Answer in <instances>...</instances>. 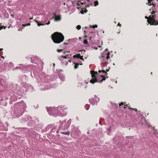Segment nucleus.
<instances>
[{
  "label": "nucleus",
  "instance_id": "nucleus-6",
  "mask_svg": "<svg viewBox=\"0 0 158 158\" xmlns=\"http://www.w3.org/2000/svg\"><path fill=\"white\" fill-rule=\"evenodd\" d=\"M47 109L49 114L50 115H52L55 117H56L58 115V112L57 111V109L55 107H50L49 109Z\"/></svg>",
  "mask_w": 158,
  "mask_h": 158
},
{
  "label": "nucleus",
  "instance_id": "nucleus-57",
  "mask_svg": "<svg viewBox=\"0 0 158 158\" xmlns=\"http://www.w3.org/2000/svg\"><path fill=\"white\" fill-rule=\"evenodd\" d=\"M68 62H71V61H70V60H69L68 61Z\"/></svg>",
  "mask_w": 158,
  "mask_h": 158
},
{
  "label": "nucleus",
  "instance_id": "nucleus-38",
  "mask_svg": "<svg viewBox=\"0 0 158 158\" xmlns=\"http://www.w3.org/2000/svg\"><path fill=\"white\" fill-rule=\"evenodd\" d=\"M62 51H63L62 49H57V51L58 52H62Z\"/></svg>",
  "mask_w": 158,
  "mask_h": 158
},
{
  "label": "nucleus",
  "instance_id": "nucleus-62",
  "mask_svg": "<svg viewBox=\"0 0 158 158\" xmlns=\"http://www.w3.org/2000/svg\"><path fill=\"white\" fill-rule=\"evenodd\" d=\"M128 105H129V104L127 105H126V106H128Z\"/></svg>",
  "mask_w": 158,
  "mask_h": 158
},
{
  "label": "nucleus",
  "instance_id": "nucleus-49",
  "mask_svg": "<svg viewBox=\"0 0 158 158\" xmlns=\"http://www.w3.org/2000/svg\"><path fill=\"white\" fill-rule=\"evenodd\" d=\"M92 37H90V38H89V41H91V40H92Z\"/></svg>",
  "mask_w": 158,
  "mask_h": 158
},
{
  "label": "nucleus",
  "instance_id": "nucleus-37",
  "mask_svg": "<svg viewBox=\"0 0 158 158\" xmlns=\"http://www.w3.org/2000/svg\"><path fill=\"white\" fill-rule=\"evenodd\" d=\"M30 25V23H28V24H23L22 25L23 26L25 27L26 26H29Z\"/></svg>",
  "mask_w": 158,
  "mask_h": 158
},
{
  "label": "nucleus",
  "instance_id": "nucleus-55",
  "mask_svg": "<svg viewBox=\"0 0 158 158\" xmlns=\"http://www.w3.org/2000/svg\"><path fill=\"white\" fill-rule=\"evenodd\" d=\"M64 44L67 45V44H68L67 43H64Z\"/></svg>",
  "mask_w": 158,
  "mask_h": 158
},
{
  "label": "nucleus",
  "instance_id": "nucleus-28",
  "mask_svg": "<svg viewBox=\"0 0 158 158\" xmlns=\"http://www.w3.org/2000/svg\"><path fill=\"white\" fill-rule=\"evenodd\" d=\"M108 49L106 48L105 50V51L103 52H105V53L109 54V52H108Z\"/></svg>",
  "mask_w": 158,
  "mask_h": 158
},
{
  "label": "nucleus",
  "instance_id": "nucleus-22",
  "mask_svg": "<svg viewBox=\"0 0 158 158\" xmlns=\"http://www.w3.org/2000/svg\"><path fill=\"white\" fill-rule=\"evenodd\" d=\"M85 107L86 110H89L90 107V105L89 104H86L85 105Z\"/></svg>",
  "mask_w": 158,
  "mask_h": 158
},
{
  "label": "nucleus",
  "instance_id": "nucleus-19",
  "mask_svg": "<svg viewBox=\"0 0 158 158\" xmlns=\"http://www.w3.org/2000/svg\"><path fill=\"white\" fill-rule=\"evenodd\" d=\"M84 9V10L82 9L80 11V13L82 14H83L84 13H86L87 11V10L86 9Z\"/></svg>",
  "mask_w": 158,
  "mask_h": 158
},
{
  "label": "nucleus",
  "instance_id": "nucleus-27",
  "mask_svg": "<svg viewBox=\"0 0 158 158\" xmlns=\"http://www.w3.org/2000/svg\"><path fill=\"white\" fill-rule=\"evenodd\" d=\"M2 102H4V104H3L4 106H6V105L7 103L5 101H3V100H1L0 102V103H1Z\"/></svg>",
  "mask_w": 158,
  "mask_h": 158
},
{
  "label": "nucleus",
  "instance_id": "nucleus-23",
  "mask_svg": "<svg viewBox=\"0 0 158 158\" xmlns=\"http://www.w3.org/2000/svg\"><path fill=\"white\" fill-rule=\"evenodd\" d=\"M30 118H31L30 117H29V116H27V118H23V121L24 122H25V121H27L28 120H29L30 119Z\"/></svg>",
  "mask_w": 158,
  "mask_h": 158
},
{
  "label": "nucleus",
  "instance_id": "nucleus-41",
  "mask_svg": "<svg viewBox=\"0 0 158 158\" xmlns=\"http://www.w3.org/2000/svg\"><path fill=\"white\" fill-rule=\"evenodd\" d=\"M72 56V55H71V54H69H69L67 55H67H66V56L69 57H70V56Z\"/></svg>",
  "mask_w": 158,
  "mask_h": 158
},
{
  "label": "nucleus",
  "instance_id": "nucleus-10",
  "mask_svg": "<svg viewBox=\"0 0 158 158\" xmlns=\"http://www.w3.org/2000/svg\"><path fill=\"white\" fill-rule=\"evenodd\" d=\"M59 122V123L61 124V125H60V126L59 127L58 129H57L56 131V133L57 134L59 133V132L61 130V129L62 128V127L63 123H65V121H61L60 120Z\"/></svg>",
  "mask_w": 158,
  "mask_h": 158
},
{
  "label": "nucleus",
  "instance_id": "nucleus-56",
  "mask_svg": "<svg viewBox=\"0 0 158 158\" xmlns=\"http://www.w3.org/2000/svg\"><path fill=\"white\" fill-rule=\"evenodd\" d=\"M84 86H85V89L86 88V85H84Z\"/></svg>",
  "mask_w": 158,
  "mask_h": 158
},
{
  "label": "nucleus",
  "instance_id": "nucleus-33",
  "mask_svg": "<svg viewBox=\"0 0 158 158\" xmlns=\"http://www.w3.org/2000/svg\"><path fill=\"white\" fill-rule=\"evenodd\" d=\"M6 27H5V26H0V30L2 29H3V28H4V29H5Z\"/></svg>",
  "mask_w": 158,
  "mask_h": 158
},
{
  "label": "nucleus",
  "instance_id": "nucleus-40",
  "mask_svg": "<svg viewBox=\"0 0 158 158\" xmlns=\"http://www.w3.org/2000/svg\"><path fill=\"white\" fill-rule=\"evenodd\" d=\"M77 58L78 59L80 57H79L81 56L80 54L79 53L77 55Z\"/></svg>",
  "mask_w": 158,
  "mask_h": 158
},
{
  "label": "nucleus",
  "instance_id": "nucleus-51",
  "mask_svg": "<svg viewBox=\"0 0 158 158\" xmlns=\"http://www.w3.org/2000/svg\"><path fill=\"white\" fill-rule=\"evenodd\" d=\"M68 61L66 62L65 64V65H67L68 64Z\"/></svg>",
  "mask_w": 158,
  "mask_h": 158
},
{
  "label": "nucleus",
  "instance_id": "nucleus-2",
  "mask_svg": "<svg viewBox=\"0 0 158 158\" xmlns=\"http://www.w3.org/2000/svg\"><path fill=\"white\" fill-rule=\"evenodd\" d=\"M103 69L101 70H99L98 71V73H102V74L105 73L104 75H100L98 73L94 72L93 73H92V78L90 80V82L92 84H94L95 82H102L103 81L105 80L106 78H108L107 77V73Z\"/></svg>",
  "mask_w": 158,
  "mask_h": 158
},
{
  "label": "nucleus",
  "instance_id": "nucleus-17",
  "mask_svg": "<svg viewBox=\"0 0 158 158\" xmlns=\"http://www.w3.org/2000/svg\"><path fill=\"white\" fill-rule=\"evenodd\" d=\"M58 59L63 64L64 63V57H63V56L58 57Z\"/></svg>",
  "mask_w": 158,
  "mask_h": 158
},
{
  "label": "nucleus",
  "instance_id": "nucleus-53",
  "mask_svg": "<svg viewBox=\"0 0 158 158\" xmlns=\"http://www.w3.org/2000/svg\"><path fill=\"white\" fill-rule=\"evenodd\" d=\"M109 68H110V67H109ZM110 69V68H109V69H106V71L107 72H108V71H109V70Z\"/></svg>",
  "mask_w": 158,
  "mask_h": 158
},
{
  "label": "nucleus",
  "instance_id": "nucleus-7",
  "mask_svg": "<svg viewBox=\"0 0 158 158\" xmlns=\"http://www.w3.org/2000/svg\"><path fill=\"white\" fill-rule=\"evenodd\" d=\"M99 99L96 96H94V98H92L90 99H89V101L90 104L93 105H97V102H99Z\"/></svg>",
  "mask_w": 158,
  "mask_h": 158
},
{
  "label": "nucleus",
  "instance_id": "nucleus-16",
  "mask_svg": "<svg viewBox=\"0 0 158 158\" xmlns=\"http://www.w3.org/2000/svg\"><path fill=\"white\" fill-rule=\"evenodd\" d=\"M60 133L63 134H64V135H69L70 134V132L69 131H64L63 132H60Z\"/></svg>",
  "mask_w": 158,
  "mask_h": 158
},
{
  "label": "nucleus",
  "instance_id": "nucleus-36",
  "mask_svg": "<svg viewBox=\"0 0 158 158\" xmlns=\"http://www.w3.org/2000/svg\"><path fill=\"white\" fill-rule=\"evenodd\" d=\"M154 134L156 136H157V135H158V132H157V131L156 130L154 132Z\"/></svg>",
  "mask_w": 158,
  "mask_h": 158
},
{
  "label": "nucleus",
  "instance_id": "nucleus-9",
  "mask_svg": "<svg viewBox=\"0 0 158 158\" xmlns=\"http://www.w3.org/2000/svg\"><path fill=\"white\" fill-rule=\"evenodd\" d=\"M155 15H152V17L150 19V22H149V21H147V22L150 24L151 25H157V21H156L155 19Z\"/></svg>",
  "mask_w": 158,
  "mask_h": 158
},
{
  "label": "nucleus",
  "instance_id": "nucleus-42",
  "mask_svg": "<svg viewBox=\"0 0 158 158\" xmlns=\"http://www.w3.org/2000/svg\"><path fill=\"white\" fill-rule=\"evenodd\" d=\"M98 26L97 25H94L93 27V28H95L97 27Z\"/></svg>",
  "mask_w": 158,
  "mask_h": 158
},
{
  "label": "nucleus",
  "instance_id": "nucleus-60",
  "mask_svg": "<svg viewBox=\"0 0 158 158\" xmlns=\"http://www.w3.org/2000/svg\"><path fill=\"white\" fill-rule=\"evenodd\" d=\"M118 25H119V26H120L121 25H120V24H119V23H118Z\"/></svg>",
  "mask_w": 158,
  "mask_h": 158
},
{
  "label": "nucleus",
  "instance_id": "nucleus-14",
  "mask_svg": "<svg viewBox=\"0 0 158 158\" xmlns=\"http://www.w3.org/2000/svg\"><path fill=\"white\" fill-rule=\"evenodd\" d=\"M17 100V98L14 95L12 96L10 98L11 101H14Z\"/></svg>",
  "mask_w": 158,
  "mask_h": 158
},
{
  "label": "nucleus",
  "instance_id": "nucleus-11",
  "mask_svg": "<svg viewBox=\"0 0 158 158\" xmlns=\"http://www.w3.org/2000/svg\"><path fill=\"white\" fill-rule=\"evenodd\" d=\"M81 4H84L87 3V4L85 6V7H89V5H92V3L90 2L89 0H82Z\"/></svg>",
  "mask_w": 158,
  "mask_h": 158
},
{
  "label": "nucleus",
  "instance_id": "nucleus-31",
  "mask_svg": "<svg viewBox=\"0 0 158 158\" xmlns=\"http://www.w3.org/2000/svg\"><path fill=\"white\" fill-rule=\"evenodd\" d=\"M108 132L110 133L111 131V127H110L109 128H108Z\"/></svg>",
  "mask_w": 158,
  "mask_h": 158
},
{
  "label": "nucleus",
  "instance_id": "nucleus-21",
  "mask_svg": "<svg viewBox=\"0 0 158 158\" xmlns=\"http://www.w3.org/2000/svg\"><path fill=\"white\" fill-rule=\"evenodd\" d=\"M33 58L35 59V60H37L38 59V57L37 56H35L33 58H31V62L33 63H35V62L34 61V60H33Z\"/></svg>",
  "mask_w": 158,
  "mask_h": 158
},
{
  "label": "nucleus",
  "instance_id": "nucleus-58",
  "mask_svg": "<svg viewBox=\"0 0 158 158\" xmlns=\"http://www.w3.org/2000/svg\"><path fill=\"white\" fill-rule=\"evenodd\" d=\"M11 15L12 16V17H14V15Z\"/></svg>",
  "mask_w": 158,
  "mask_h": 158
},
{
  "label": "nucleus",
  "instance_id": "nucleus-26",
  "mask_svg": "<svg viewBox=\"0 0 158 158\" xmlns=\"http://www.w3.org/2000/svg\"><path fill=\"white\" fill-rule=\"evenodd\" d=\"M74 63V64H75V65L74 66V69H77L78 67V66H79V64H75L74 63Z\"/></svg>",
  "mask_w": 158,
  "mask_h": 158
},
{
  "label": "nucleus",
  "instance_id": "nucleus-25",
  "mask_svg": "<svg viewBox=\"0 0 158 158\" xmlns=\"http://www.w3.org/2000/svg\"><path fill=\"white\" fill-rule=\"evenodd\" d=\"M84 43L85 44H87L88 46H89V45L88 44V42L87 40H84Z\"/></svg>",
  "mask_w": 158,
  "mask_h": 158
},
{
  "label": "nucleus",
  "instance_id": "nucleus-4",
  "mask_svg": "<svg viewBox=\"0 0 158 158\" xmlns=\"http://www.w3.org/2000/svg\"><path fill=\"white\" fill-rule=\"evenodd\" d=\"M101 56L99 57V58L102 61L101 65L103 69H105L104 67L106 66L108 63L107 62L109 59H110L109 54L103 52L101 53Z\"/></svg>",
  "mask_w": 158,
  "mask_h": 158
},
{
  "label": "nucleus",
  "instance_id": "nucleus-54",
  "mask_svg": "<svg viewBox=\"0 0 158 158\" xmlns=\"http://www.w3.org/2000/svg\"><path fill=\"white\" fill-rule=\"evenodd\" d=\"M63 131H63V129H62V130H61V131L59 132H63Z\"/></svg>",
  "mask_w": 158,
  "mask_h": 158
},
{
  "label": "nucleus",
  "instance_id": "nucleus-29",
  "mask_svg": "<svg viewBox=\"0 0 158 158\" xmlns=\"http://www.w3.org/2000/svg\"><path fill=\"white\" fill-rule=\"evenodd\" d=\"M94 6H96L98 5V1H95L94 2Z\"/></svg>",
  "mask_w": 158,
  "mask_h": 158
},
{
  "label": "nucleus",
  "instance_id": "nucleus-34",
  "mask_svg": "<svg viewBox=\"0 0 158 158\" xmlns=\"http://www.w3.org/2000/svg\"><path fill=\"white\" fill-rule=\"evenodd\" d=\"M63 57H64V59H70V57H68V56H63Z\"/></svg>",
  "mask_w": 158,
  "mask_h": 158
},
{
  "label": "nucleus",
  "instance_id": "nucleus-44",
  "mask_svg": "<svg viewBox=\"0 0 158 158\" xmlns=\"http://www.w3.org/2000/svg\"><path fill=\"white\" fill-rule=\"evenodd\" d=\"M79 52H85V51L84 50H82L81 51H79Z\"/></svg>",
  "mask_w": 158,
  "mask_h": 158
},
{
  "label": "nucleus",
  "instance_id": "nucleus-1",
  "mask_svg": "<svg viewBox=\"0 0 158 158\" xmlns=\"http://www.w3.org/2000/svg\"><path fill=\"white\" fill-rule=\"evenodd\" d=\"M26 106L23 101L16 103L13 107V114L15 117L18 118L24 112Z\"/></svg>",
  "mask_w": 158,
  "mask_h": 158
},
{
  "label": "nucleus",
  "instance_id": "nucleus-15",
  "mask_svg": "<svg viewBox=\"0 0 158 158\" xmlns=\"http://www.w3.org/2000/svg\"><path fill=\"white\" fill-rule=\"evenodd\" d=\"M61 17L60 15L58 16H55V21H59L61 20Z\"/></svg>",
  "mask_w": 158,
  "mask_h": 158
},
{
  "label": "nucleus",
  "instance_id": "nucleus-32",
  "mask_svg": "<svg viewBox=\"0 0 158 158\" xmlns=\"http://www.w3.org/2000/svg\"><path fill=\"white\" fill-rule=\"evenodd\" d=\"M152 0H148V5L150 6L151 5V2Z\"/></svg>",
  "mask_w": 158,
  "mask_h": 158
},
{
  "label": "nucleus",
  "instance_id": "nucleus-39",
  "mask_svg": "<svg viewBox=\"0 0 158 158\" xmlns=\"http://www.w3.org/2000/svg\"><path fill=\"white\" fill-rule=\"evenodd\" d=\"M80 57L79 58L81 60H84V59H83V56H80L79 57Z\"/></svg>",
  "mask_w": 158,
  "mask_h": 158
},
{
  "label": "nucleus",
  "instance_id": "nucleus-30",
  "mask_svg": "<svg viewBox=\"0 0 158 158\" xmlns=\"http://www.w3.org/2000/svg\"><path fill=\"white\" fill-rule=\"evenodd\" d=\"M53 126L52 124H50L48 125L47 127V128H48V129L50 128H51Z\"/></svg>",
  "mask_w": 158,
  "mask_h": 158
},
{
  "label": "nucleus",
  "instance_id": "nucleus-24",
  "mask_svg": "<svg viewBox=\"0 0 158 158\" xmlns=\"http://www.w3.org/2000/svg\"><path fill=\"white\" fill-rule=\"evenodd\" d=\"M24 68V66H23V67H16L15 69H21V70H23V69Z\"/></svg>",
  "mask_w": 158,
  "mask_h": 158
},
{
  "label": "nucleus",
  "instance_id": "nucleus-47",
  "mask_svg": "<svg viewBox=\"0 0 158 158\" xmlns=\"http://www.w3.org/2000/svg\"><path fill=\"white\" fill-rule=\"evenodd\" d=\"M126 138L127 139H131V137L126 136Z\"/></svg>",
  "mask_w": 158,
  "mask_h": 158
},
{
  "label": "nucleus",
  "instance_id": "nucleus-48",
  "mask_svg": "<svg viewBox=\"0 0 158 158\" xmlns=\"http://www.w3.org/2000/svg\"><path fill=\"white\" fill-rule=\"evenodd\" d=\"M123 103L122 102L120 104H119V106H121L123 105Z\"/></svg>",
  "mask_w": 158,
  "mask_h": 158
},
{
  "label": "nucleus",
  "instance_id": "nucleus-13",
  "mask_svg": "<svg viewBox=\"0 0 158 158\" xmlns=\"http://www.w3.org/2000/svg\"><path fill=\"white\" fill-rule=\"evenodd\" d=\"M35 22L37 24V25L39 26H40L41 25H42V26L44 25L45 24L48 25L50 23V22L49 21H48V22L47 23L45 24L40 23H39L38 21L36 20H35Z\"/></svg>",
  "mask_w": 158,
  "mask_h": 158
},
{
  "label": "nucleus",
  "instance_id": "nucleus-50",
  "mask_svg": "<svg viewBox=\"0 0 158 158\" xmlns=\"http://www.w3.org/2000/svg\"><path fill=\"white\" fill-rule=\"evenodd\" d=\"M145 18L146 19H147V20H148V18L147 16H145Z\"/></svg>",
  "mask_w": 158,
  "mask_h": 158
},
{
  "label": "nucleus",
  "instance_id": "nucleus-35",
  "mask_svg": "<svg viewBox=\"0 0 158 158\" xmlns=\"http://www.w3.org/2000/svg\"><path fill=\"white\" fill-rule=\"evenodd\" d=\"M76 28L78 30H80L81 28V26L80 25H78L77 26Z\"/></svg>",
  "mask_w": 158,
  "mask_h": 158
},
{
  "label": "nucleus",
  "instance_id": "nucleus-46",
  "mask_svg": "<svg viewBox=\"0 0 158 158\" xmlns=\"http://www.w3.org/2000/svg\"><path fill=\"white\" fill-rule=\"evenodd\" d=\"M155 13V11H152V12H151V13L152 14H154Z\"/></svg>",
  "mask_w": 158,
  "mask_h": 158
},
{
  "label": "nucleus",
  "instance_id": "nucleus-59",
  "mask_svg": "<svg viewBox=\"0 0 158 158\" xmlns=\"http://www.w3.org/2000/svg\"><path fill=\"white\" fill-rule=\"evenodd\" d=\"M87 134H89V131H88V132H87Z\"/></svg>",
  "mask_w": 158,
  "mask_h": 158
},
{
  "label": "nucleus",
  "instance_id": "nucleus-52",
  "mask_svg": "<svg viewBox=\"0 0 158 158\" xmlns=\"http://www.w3.org/2000/svg\"><path fill=\"white\" fill-rule=\"evenodd\" d=\"M101 119H100V120H99V124H101Z\"/></svg>",
  "mask_w": 158,
  "mask_h": 158
},
{
  "label": "nucleus",
  "instance_id": "nucleus-43",
  "mask_svg": "<svg viewBox=\"0 0 158 158\" xmlns=\"http://www.w3.org/2000/svg\"><path fill=\"white\" fill-rule=\"evenodd\" d=\"M73 57L74 58H77V55H74L73 56Z\"/></svg>",
  "mask_w": 158,
  "mask_h": 158
},
{
  "label": "nucleus",
  "instance_id": "nucleus-12",
  "mask_svg": "<svg viewBox=\"0 0 158 158\" xmlns=\"http://www.w3.org/2000/svg\"><path fill=\"white\" fill-rule=\"evenodd\" d=\"M71 122V119H69L64 124V128L65 129H67L70 126Z\"/></svg>",
  "mask_w": 158,
  "mask_h": 158
},
{
  "label": "nucleus",
  "instance_id": "nucleus-20",
  "mask_svg": "<svg viewBox=\"0 0 158 158\" xmlns=\"http://www.w3.org/2000/svg\"><path fill=\"white\" fill-rule=\"evenodd\" d=\"M87 84L88 83L86 82H81V83H79V85H78V86H80V87H81V86H84V85H85L86 84Z\"/></svg>",
  "mask_w": 158,
  "mask_h": 158
},
{
  "label": "nucleus",
  "instance_id": "nucleus-18",
  "mask_svg": "<svg viewBox=\"0 0 158 158\" xmlns=\"http://www.w3.org/2000/svg\"><path fill=\"white\" fill-rule=\"evenodd\" d=\"M57 128V126H55L53 127L51 130V133L55 132L56 131V129Z\"/></svg>",
  "mask_w": 158,
  "mask_h": 158
},
{
  "label": "nucleus",
  "instance_id": "nucleus-5",
  "mask_svg": "<svg viewBox=\"0 0 158 158\" xmlns=\"http://www.w3.org/2000/svg\"><path fill=\"white\" fill-rule=\"evenodd\" d=\"M58 115L60 116L63 117L67 114L66 111H65L66 109L64 106H59L57 107Z\"/></svg>",
  "mask_w": 158,
  "mask_h": 158
},
{
  "label": "nucleus",
  "instance_id": "nucleus-63",
  "mask_svg": "<svg viewBox=\"0 0 158 158\" xmlns=\"http://www.w3.org/2000/svg\"><path fill=\"white\" fill-rule=\"evenodd\" d=\"M53 65L54 66H55V64L53 63Z\"/></svg>",
  "mask_w": 158,
  "mask_h": 158
},
{
  "label": "nucleus",
  "instance_id": "nucleus-64",
  "mask_svg": "<svg viewBox=\"0 0 158 158\" xmlns=\"http://www.w3.org/2000/svg\"><path fill=\"white\" fill-rule=\"evenodd\" d=\"M157 24H158V22H157Z\"/></svg>",
  "mask_w": 158,
  "mask_h": 158
},
{
  "label": "nucleus",
  "instance_id": "nucleus-8",
  "mask_svg": "<svg viewBox=\"0 0 158 158\" xmlns=\"http://www.w3.org/2000/svg\"><path fill=\"white\" fill-rule=\"evenodd\" d=\"M21 86L22 87H24L25 88L28 89L32 90L33 89V87L30 84H27L24 83H21Z\"/></svg>",
  "mask_w": 158,
  "mask_h": 158
},
{
  "label": "nucleus",
  "instance_id": "nucleus-61",
  "mask_svg": "<svg viewBox=\"0 0 158 158\" xmlns=\"http://www.w3.org/2000/svg\"><path fill=\"white\" fill-rule=\"evenodd\" d=\"M3 50V49H2V48H0V50Z\"/></svg>",
  "mask_w": 158,
  "mask_h": 158
},
{
  "label": "nucleus",
  "instance_id": "nucleus-3",
  "mask_svg": "<svg viewBox=\"0 0 158 158\" xmlns=\"http://www.w3.org/2000/svg\"><path fill=\"white\" fill-rule=\"evenodd\" d=\"M52 38L54 43L59 44L62 42L64 40V37L60 33L56 32L51 36Z\"/></svg>",
  "mask_w": 158,
  "mask_h": 158
},
{
  "label": "nucleus",
  "instance_id": "nucleus-45",
  "mask_svg": "<svg viewBox=\"0 0 158 158\" xmlns=\"http://www.w3.org/2000/svg\"><path fill=\"white\" fill-rule=\"evenodd\" d=\"M69 52L67 51H65V52H63V53H64V54H65L67 52Z\"/></svg>",
  "mask_w": 158,
  "mask_h": 158
}]
</instances>
